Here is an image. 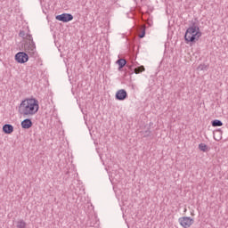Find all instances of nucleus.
<instances>
[{
	"instance_id": "nucleus-1",
	"label": "nucleus",
	"mask_w": 228,
	"mask_h": 228,
	"mask_svg": "<svg viewBox=\"0 0 228 228\" xmlns=\"http://www.w3.org/2000/svg\"><path fill=\"white\" fill-rule=\"evenodd\" d=\"M39 108L38 100L35 98H28L21 101L18 107V113L23 117H33V115L38 113Z\"/></svg>"
},
{
	"instance_id": "nucleus-2",
	"label": "nucleus",
	"mask_w": 228,
	"mask_h": 228,
	"mask_svg": "<svg viewBox=\"0 0 228 228\" xmlns=\"http://www.w3.org/2000/svg\"><path fill=\"white\" fill-rule=\"evenodd\" d=\"M202 37V32H200V28L199 27V20H195L191 22V27H189L184 35V40L188 42H195Z\"/></svg>"
},
{
	"instance_id": "nucleus-3",
	"label": "nucleus",
	"mask_w": 228,
	"mask_h": 228,
	"mask_svg": "<svg viewBox=\"0 0 228 228\" xmlns=\"http://www.w3.org/2000/svg\"><path fill=\"white\" fill-rule=\"evenodd\" d=\"M25 53H28L29 56H35L37 54V46L35 41L26 42L23 45Z\"/></svg>"
},
{
	"instance_id": "nucleus-4",
	"label": "nucleus",
	"mask_w": 228,
	"mask_h": 228,
	"mask_svg": "<svg viewBox=\"0 0 228 228\" xmlns=\"http://www.w3.org/2000/svg\"><path fill=\"white\" fill-rule=\"evenodd\" d=\"M180 225L183 228H189L193 225V218L188 216H183L178 219Z\"/></svg>"
},
{
	"instance_id": "nucleus-5",
	"label": "nucleus",
	"mask_w": 228,
	"mask_h": 228,
	"mask_svg": "<svg viewBox=\"0 0 228 228\" xmlns=\"http://www.w3.org/2000/svg\"><path fill=\"white\" fill-rule=\"evenodd\" d=\"M28 60H29V56L28 55V53H26V52H19L15 55V61L18 63H26Z\"/></svg>"
},
{
	"instance_id": "nucleus-6",
	"label": "nucleus",
	"mask_w": 228,
	"mask_h": 228,
	"mask_svg": "<svg viewBox=\"0 0 228 228\" xmlns=\"http://www.w3.org/2000/svg\"><path fill=\"white\" fill-rule=\"evenodd\" d=\"M55 19L61 22H70V20L74 19V16L70 13H62L61 15H57Z\"/></svg>"
},
{
	"instance_id": "nucleus-7",
	"label": "nucleus",
	"mask_w": 228,
	"mask_h": 228,
	"mask_svg": "<svg viewBox=\"0 0 228 228\" xmlns=\"http://www.w3.org/2000/svg\"><path fill=\"white\" fill-rule=\"evenodd\" d=\"M115 97L117 101H126L127 99V91L120 89L116 93Z\"/></svg>"
},
{
	"instance_id": "nucleus-8",
	"label": "nucleus",
	"mask_w": 228,
	"mask_h": 228,
	"mask_svg": "<svg viewBox=\"0 0 228 228\" xmlns=\"http://www.w3.org/2000/svg\"><path fill=\"white\" fill-rule=\"evenodd\" d=\"M33 126V121L30 118H26L21 122L22 129H29Z\"/></svg>"
},
{
	"instance_id": "nucleus-9",
	"label": "nucleus",
	"mask_w": 228,
	"mask_h": 228,
	"mask_svg": "<svg viewBox=\"0 0 228 228\" xmlns=\"http://www.w3.org/2000/svg\"><path fill=\"white\" fill-rule=\"evenodd\" d=\"M3 131L5 134H12V133H13V126L11 124L4 125Z\"/></svg>"
},
{
	"instance_id": "nucleus-10",
	"label": "nucleus",
	"mask_w": 228,
	"mask_h": 228,
	"mask_svg": "<svg viewBox=\"0 0 228 228\" xmlns=\"http://www.w3.org/2000/svg\"><path fill=\"white\" fill-rule=\"evenodd\" d=\"M222 126H224V123L222 122V120L214 119L212 121V126L213 127H222Z\"/></svg>"
},
{
	"instance_id": "nucleus-11",
	"label": "nucleus",
	"mask_w": 228,
	"mask_h": 228,
	"mask_svg": "<svg viewBox=\"0 0 228 228\" xmlns=\"http://www.w3.org/2000/svg\"><path fill=\"white\" fill-rule=\"evenodd\" d=\"M117 63L118 65V69H124V67H126V63H127V61L125 59H118L117 61Z\"/></svg>"
},
{
	"instance_id": "nucleus-12",
	"label": "nucleus",
	"mask_w": 228,
	"mask_h": 228,
	"mask_svg": "<svg viewBox=\"0 0 228 228\" xmlns=\"http://www.w3.org/2000/svg\"><path fill=\"white\" fill-rule=\"evenodd\" d=\"M134 74H142V72H145L144 66H139L134 69Z\"/></svg>"
},
{
	"instance_id": "nucleus-13",
	"label": "nucleus",
	"mask_w": 228,
	"mask_h": 228,
	"mask_svg": "<svg viewBox=\"0 0 228 228\" xmlns=\"http://www.w3.org/2000/svg\"><path fill=\"white\" fill-rule=\"evenodd\" d=\"M199 149L201 151V152H208V145H206V143H200Z\"/></svg>"
},
{
	"instance_id": "nucleus-14",
	"label": "nucleus",
	"mask_w": 228,
	"mask_h": 228,
	"mask_svg": "<svg viewBox=\"0 0 228 228\" xmlns=\"http://www.w3.org/2000/svg\"><path fill=\"white\" fill-rule=\"evenodd\" d=\"M17 228H27V224L24 222V220H20L17 224Z\"/></svg>"
},
{
	"instance_id": "nucleus-15",
	"label": "nucleus",
	"mask_w": 228,
	"mask_h": 228,
	"mask_svg": "<svg viewBox=\"0 0 228 228\" xmlns=\"http://www.w3.org/2000/svg\"><path fill=\"white\" fill-rule=\"evenodd\" d=\"M142 136L144 138H149V136H151V130H146V131L142 132Z\"/></svg>"
},
{
	"instance_id": "nucleus-16",
	"label": "nucleus",
	"mask_w": 228,
	"mask_h": 228,
	"mask_svg": "<svg viewBox=\"0 0 228 228\" xmlns=\"http://www.w3.org/2000/svg\"><path fill=\"white\" fill-rule=\"evenodd\" d=\"M199 70H208V66H206V64H200L198 67Z\"/></svg>"
},
{
	"instance_id": "nucleus-17",
	"label": "nucleus",
	"mask_w": 228,
	"mask_h": 228,
	"mask_svg": "<svg viewBox=\"0 0 228 228\" xmlns=\"http://www.w3.org/2000/svg\"><path fill=\"white\" fill-rule=\"evenodd\" d=\"M19 37H21V38H26V32L24 30H20L19 33Z\"/></svg>"
},
{
	"instance_id": "nucleus-18",
	"label": "nucleus",
	"mask_w": 228,
	"mask_h": 228,
	"mask_svg": "<svg viewBox=\"0 0 228 228\" xmlns=\"http://www.w3.org/2000/svg\"><path fill=\"white\" fill-rule=\"evenodd\" d=\"M26 38H27V40H28V42H34L33 41V36H31L29 34L26 36Z\"/></svg>"
},
{
	"instance_id": "nucleus-19",
	"label": "nucleus",
	"mask_w": 228,
	"mask_h": 228,
	"mask_svg": "<svg viewBox=\"0 0 228 228\" xmlns=\"http://www.w3.org/2000/svg\"><path fill=\"white\" fill-rule=\"evenodd\" d=\"M144 37H145V28H143L142 33L139 35V38H143Z\"/></svg>"
}]
</instances>
